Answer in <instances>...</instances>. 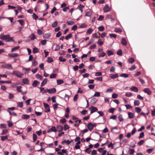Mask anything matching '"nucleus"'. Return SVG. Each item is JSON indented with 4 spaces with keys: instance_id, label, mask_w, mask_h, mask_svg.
I'll list each match as a JSON object with an SVG mask.
<instances>
[{
    "instance_id": "obj_21",
    "label": "nucleus",
    "mask_w": 155,
    "mask_h": 155,
    "mask_svg": "<svg viewBox=\"0 0 155 155\" xmlns=\"http://www.w3.org/2000/svg\"><path fill=\"white\" fill-rule=\"evenodd\" d=\"M135 110L136 112L139 113L141 111V109L139 107H136Z\"/></svg>"
},
{
    "instance_id": "obj_47",
    "label": "nucleus",
    "mask_w": 155,
    "mask_h": 155,
    "mask_svg": "<svg viewBox=\"0 0 155 155\" xmlns=\"http://www.w3.org/2000/svg\"><path fill=\"white\" fill-rule=\"evenodd\" d=\"M87 25L85 24H81L79 27V28H84L87 27Z\"/></svg>"
},
{
    "instance_id": "obj_16",
    "label": "nucleus",
    "mask_w": 155,
    "mask_h": 155,
    "mask_svg": "<svg viewBox=\"0 0 155 155\" xmlns=\"http://www.w3.org/2000/svg\"><path fill=\"white\" fill-rule=\"evenodd\" d=\"M135 61L134 59L132 58H130L128 59L127 61L128 62L132 64Z\"/></svg>"
},
{
    "instance_id": "obj_5",
    "label": "nucleus",
    "mask_w": 155,
    "mask_h": 155,
    "mask_svg": "<svg viewBox=\"0 0 155 155\" xmlns=\"http://www.w3.org/2000/svg\"><path fill=\"white\" fill-rule=\"evenodd\" d=\"M43 104L46 109L45 111L46 112H50V109L49 105H48V104L45 103H44Z\"/></svg>"
},
{
    "instance_id": "obj_17",
    "label": "nucleus",
    "mask_w": 155,
    "mask_h": 155,
    "mask_svg": "<svg viewBox=\"0 0 155 155\" xmlns=\"http://www.w3.org/2000/svg\"><path fill=\"white\" fill-rule=\"evenodd\" d=\"M121 43V44L124 45H126L127 44V41L124 38H123L122 39Z\"/></svg>"
},
{
    "instance_id": "obj_9",
    "label": "nucleus",
    "mask_w": 155,
    "mask_h": 155,
    "mask_svg": "<svg viewBox=\"0 0 155 155\" xmlns=\"http://www.w3.org/2000/svg\"><path fill=\"white\" fill-rule=\"evenodd\" d=\"M56 92V89L54 88H52L51 89H48V93L49 94H54Z\"/></svg>"
},
{
    "instance_id": "obj_8",
    "label": "nucleus",
    "mask_w": 155,
    "mask_h": 155,
    "mask_svg": "<svg viewBox=\"0 0 155 155\" xmlns=\"http://www.w3.org/2000/svg\"><path fill=\"white\" fill-rule=\"evenodd\" d=\"M90 110H91V113L92 114L94 112L97 110V109L96 107H92L89 108Z\"/></svg>"
},
{
    "instance_id": "obj_28",
    "label": "nucleus",
    "mask_w": 155,
    "mask_h": 155,
    "mask_svg": "<svg viewBox=\"0 0 155 155\" xmlns=\"http://www.w3.org/2000/svg\"><path fill=\"white\" fill-rule=\"evenodd\" d=\"M20 48V46H16L14 48H13L12 49L11 52H13L15 51L16 50L19 49Z\"/></svg>"
},
{
    "instance_id": "obj_35",
    "label": "nucleus",
    "mask_w": 155,
    "mask_h": 155,
    "mask_svg": "<svg viewBox=\"0 0 155 155\" xmlns=\"http://www.w3.org/2000/svg\"><path fill=\"white\" fill-rule=\"evenodd\" d=\"M22 87L21 86H18L16 87L17 91L18 92H21Z\"/></svg>"
},
{
    "instance_id": "obj_1",
    "label": "nucleus",
    "mask_w": 155,
    "mask_h": 155,
    "mask_svg": "<svg viewBox=\"0 0 155 155\" xmlns=\"http://www.w3.org/2000/svg\"><path fill=\"white\" fill-rule=\"evenodd\" d=\"M12 74L19 78H21L22 76L23 75L22 73L18 71H14Z\"/></svg>"
},
{
    "instance_id": "obj_42",
    "label": "nucleus",
    "mask_w": 155,
    "mask_h": 155,
    "mask_svg": "<svg viewBox=\"0 0 155 155\" xmlns=\"http://www.w3.org/2000/svg\"><path fill=\"white\" fill-rule=\"evenodd\" d=\"M93 31V30L92 28H91L88 29L87 31V33L88 34H91Z\"/></svg>"
},
{
    "instance_id": "obj_19",
    "label": "nucleus",
    "mask_w": 155,
    "mask_h": 155,
    "mask_svg": "<svg viewBox=\"0 0 155 155\" xmlns=\"http://www.w3.org/2000/svg\"><path fill=\"white\" fill-rule=\"evenodd\" d=\"M115 130H118V128H117V127H114L112 129V130H111V131L113 133H114V134H117V133H118V132L117 131H115Z\"/></svg>"
},
{
    "instance_id": "obj_49",
    "label": "nucleus",
    "mask_w": 155,
    "mask_h": 155,
    "mask_svg": "<svg viewBox=\"0 0 155 155\" xmlns=\"http://www.w3.org/2000/svg\"><path fill=\"white\" fill-rule=\"evenodd\" d=\"M100 95V93L99 92H95L94 94V97H99Z\"/></svg>"
},
{
    "instance_id": "obj_45",
    "label": "nucleus",
    "mask_w": 155,
    "mask_h": 155,
    "mask_svg": "<svg viewBox=\"0 0 155 155\" xmlns=\"http://www.w3.org/2000/svg\"><path fill=\"white\" fill-rule=\"evenodd\" d=\"M72 35L71 34H68L67 36H66L65 38V39L66 40H68L72 37Z\"/></svg>"
},
{
    "instance_id": "obj_13",
    "label": "nucleus",
    "mask_w": 155,
    "mask_h": 155,
    "mask_svg": "<svg viewBox=\"0 0 155 155\" xmlns=\"http://www.w3.org/2000/svg\"><path fill=\"white\" fill-rule=\"evenodd\" d=\"M8 55L11 57H14L18 56V54L17 53H14L13 54H9Z\"/></svg>"
},
{
    "instance_id": "obj_23",
    "label": "nucleus",
    "mask_w": 155,
    "mask_h": 155,
    "mask_svg": "<svg viewBox=\"0 0 155 155\" xmlns=\"http://www.w3.org/2000/svg\"><path fill=\"white\" fill-rule=\"evenodd\" d=\"M50 36L51 34L50 33H46L44 35V37L45 38L48 39L50 37Z\"/></svg>"
},
{
    "instance_id": "obj_10",
    "label": "nucleus",
    "mask_w": 155,
    "mask_h": 155,
    "mask_svg": "<svg viewBox=\"0 0 155 155\" xmlns=\"http://www.w3.org/2000/svg\"><path fill=\"white\" fill-rule=\"evenodd\" d=\"M110 77L112 79H115L117 78L118 77L117 74H111L110 75Z\"/></svg>"
},
{
    "instance_id": "obj_34",
    "label": "nucleus",
    "mask_w": 155,
    "mask_h": 155,
    "mask_svg": "<svg viewBox=\"0 0 155 155\" xmlns=\"http://www.w3.org/2000/svg\"><path fill=\"white\" fill-rule=\"evenodd\" d=\"M140 102L138 101L135 100L134 102V104L135 106H138L140 105Z\"/></svg>"
},
{
    "instance_id": "obj_63",
    "label": "nucleus",
    "mask_w": 155,
    "mask_h": 155,
    "mask_svg": "<svg viewBox=\"0 0 155 155\" xmlns=\"http://www.w3.org/2000/svg\"><path fill=\"white\" fill-rule=\"evenodd\" d=\"M47 42V41L46 40H43L41 41V45H46Z\"/></svg>"
},
{
    "instance_id": "obj_24",
    "label": "nucleus",
    "mask_w": 155,
    "mask_h": 155,
    "mask_svg": "<svg viewBox=\"0 0 155 155\" xmlns=\"http://www.w3.org/2000/svg\"><path fill=\"white\" fill-rule=\"evenodd\" d=\"M120 76L124 78H127L129 76V75L127 74L123 73L120 75Z\"/></svg>"
},
{
    "instance_id": "obj_20",
    "label": "nucleus",
    "mask_w": 155,
    "mask_h": 155,
    "mask_svg": "<svg viewBox=\"0 0 155 155\" xmlns=\"http://www.w3.org/2000/svg\"><path fill=\"white\" fill-rule=\"evenodd\" d=\"M47 81V78H45L42 82L41 84V86H43L46 83Z\"/></svg>"
},
{
    "instance_id": "obj_62",
    "label": "nucleus",
    "mask_w": 155,
    "mask_h": 155,
    "mask_svg": "<svg viewBox=\"0 0 155 155\" xmlns=\"http://www.w3.org/2000/svg\"><path fill=\"white\" fill-rule=\"evenodd\" d=\"M87 112V110H83L81 112V114L82 115L85 114Z\"/></svg>"
},
{
    "instance_id": "obj_31",
    "label": "nucleus",
    "mask_w": 155,
    "mask_h": 155,
    "mask_svg": "<svg viewBox=\"0 0 155 155\" xmlns=\"http://www.w3.org/2000/svg\"><path fill=\"white\" fill-rule=\"evenodd\" d=\"M8 138V136L7 135H6L4 136L1 137V140L2 141H4L5 140H7Z\"/></svg>"
},
{
    "instance_id": "obj_25",
    "label": "nucleus",
    "mask_w": 155,
    "mask_h": 155,
    "mask_svg": "<svg viewBox=\"0 0 155 155\" xmlns=\"http://www.w3.org/2000/svg\"><path fill=\"white\" fill-rule=\"evenodd\" d=\"M17 104L18 106L21 108H22L23 105V103L22 102H18L17 103Z\"/></svg>"
},
{
    "instance_id": "obj_22",
    "label": "nucleus",
    "mask_w": 155,
    "mask_h": 155,
    "mask_svg": "<svg viewBox=\"0 0 155 155\" xmlns=\"http://www.w3.org/2000/svg\"><path fill=\"white\" fill-rule=\"evenodd\" d=\"M17 21L22 26H23L25 24L24 21L23 20L20 19L18 20Z\"/></svg>"
},
{
    "instance_id": "obj_55",
    "label": "nucleus",
    "mask_w": 155,
    "mask_h": 155,
    "mask_svg": "<svg viewBox=\"0 0 155 155\" xmlns=\"http://www.w3.org/2000/svg\"><path fill=\"white\" fill-rule=\"evenodd\" d=\"M69 129V127L67 124H65L64 126V130H66Z\"/></svg>"
},
{
    "instance_id": "obj_27",
    "label": "nucleus",
    "mask_w": 155,
    "mask_h": 155,
    "mask_svg": "<svg viewBox=\"0 0 155 155\" xmlns=\"http://www.w3.org/2000/svg\"><path fill=\"white\" fill-rule=\"evenodd\" d=\"M92 15V12L90 11H87L86 12L85 15L87 17H90Z\"/></svg>"
},
{
    "instance_id": "obj_57",
    "label": "nucleus",
    "mask_w": 155,
    "mask_h": 155,
    "mask_svg": "<svg viewBox=\"0 0 155 155\" xmlns=\"http://www.w3.org/2000/svg\"><path fill=\"white\" fill-rule=\"evenodd\" d=\"M7 123H8V126L9 127H12L13 124L11 121H7Z\"/></svg>"
},
{
    "instance_id": "obj_14",
    "label": "nucleus",
    "mask_w": 155,
    "mask_h": 155,
    "mask_svg": "<svg viewBox=\"0 0 155 155\" xmlns=\"http://www.w3.org/2000/svg\"><path fill=\"white\" fill-rule=\"evenodd\" d=\"M21 118L24 119H28L30 118L29 115L23 114L21 116Z\"/></svg>"
},
{
    "instance_id": "obj_26",
    "label": "nucleus",
    "mask_w": 155,
    "mask_h": 155,
    "mask_svg": "<svg viewBox=\"0 0 155 155\" xmlns=\"http://www.w3.org/2000/svg\"><path fill=\"white\" fill-rule=\"evenodd\" d=\"M67 153H68V152L66 151V150L63 149L62 150V152H59V154L63 155V154H62L63 153H66L67 154H68Z\"/></svg>"
},
{
    "instance_id": "obj_11",
    "label": "nucleus",
    "mask_w": 155,
    "mask_h": 155,
    "mask_svg": "<svg viewBox=\"0 0 155 155\" xmlns=\"http://www.w3.org/2000/svg\"><path fill=\"white\" fill-rule=\"evenodd\" d=\"M143 91L148 94H150L151 93V91L148 88H146L143 89Z\"/></svg>"
},
{
    "instance_id": "obj_54",
    "label": "nucleus",
    "mask_w": 155,
    "mask_h": 155,
    "mask_svg": "<svg viewBox=\"0 0 155 155\" xmlns=\"http://www.w3.org/2000/svg\"><path fill=\"white\" fill-rule=\"evenodd\" d=\"M33 140L34 141H35L37 139V136L35 134H33Z\"/></svg>"
},
{
    "instance_id": "obj_40",
    "label": "nucleus",
    "mask_w": 155,
    "mask_h": 155,
    "mask_svg": "<svg viewBox=\"0 0 155 155\" xmlns=\"http://www.w3.org/2000/svg\"><path fill=\"white\" fill-rule=\"evenodd\" d=\"M58 24V22L56 21H55L52 24V26L53 27L55 28L57 25Z\"/></svg>"
},
{
    "instance_id": "obj_51",
    "label": "nucleus",
    "mask_w": 155,
    "mask_h": 155,
    "mask_svg": "<svg viewBox=\"0 0 155 155\" xmlns=\"http://www.w3.org/2000/svg\"><path fill=\"white\" fill-rule=\"evenodd\" d=\"M118 97V94L116 93H114L112 95V97L113 98H116Z\"/></svg>"
},
{
    "instance_id": "obj_38",
    "label": "nucleus",
    "mask_w": 155,
    "mask_h": 155,
    "mask_svg": "<svg viewBox=\"0 0 155 155\" xmlns=\"http://www.w3.org/2000/svg\"><path fill=\"white\" fill-rule=\"evenodd\" d=\"M106 54L104 52H102L101 53L99 54L98 56L99 58L104 57Z\"/></svg>"
},
{
    "instance_id": "obj_60",
    "label": "nucleus",
    "mask_w": 155,
    "mask_h": 155,
    "mask_svg": "<svg viewBox=\"0 0 155 155\" xmlns=\"http://www.w3.org/2000/svg\"><path fill=\"white\" fill-rule=\"evenodd\" d=\"M60 122L63 124H64L66 123V120L65 118H63L60 120Z\"/></svg>"
},
{
    "instance_id": "obj_56",
    "label": "nucleus",
    "mask_w": 155,
    "mask_h": 155,
    "mask_svg": "<svg viewBox=\"0 0 155 155\" xmlns=\"http://www.w3.org/2000/svg\"><path fill=\"white\" fill-rule=\"evenodd\" d=\"M33 52L34 53H36L38 52V50L37 48H34L33 49Z\"/></svg>"
},
{
    "instance_id": "obj_61",
    "label": "nucleus",
    "mask_w": 155,
    "mask_h": 155,
    "mask_svg": "<svg viewBox=\"0 0 155 155\" xmlns=\"http://www.w3.org/2000/svg\"><path fill=\"white\" fill-rule=\"evenodd\" d=\"M115 71V67L114 66L111 67L110 69V71L112 72H114Z\"/></svg>"
},
{
    "instance_id": "obj_43",
    "label": "nucleus",
    "mask_w": 155,
    "mask_h": 155,
    "mask_svg": "<svg viewBox=\"0 0 155 155\" xmlns=\"http://www.w3.org/2000/svg\"><path fill=\"white\" fill-rule=\"evenodd\" d=\"M102 73L101 72H97L95 73V75L96 76H101L102 75Z\"/></svg>"
},
{
    "instance_id": "obj_7",
    "label": "nucleus",
    "mask_w": 155,
    "mask_h": 155,
    "mask_svg": "<svg viewBox=\"0 0 155 155\" xmlns=\"http://www.w3.org/2000/svg\"><path fill=\"white\" fill-rule=\"evenodd\" d=\"M130 90L135 92H137L138 91V88L135 86H133L130 88Z\"/></svg>"
},
{
    "instance_id": "obj_64",
    "label": "nucleus",
    "mask_w": 155,
    "mask_h": 155,
    "mask_svg": "<svg viewBox=\"0 0 155 155\" xmlns=\"http://www.w3.org/2000/svg\"><path fill=\"white\" fill-rule=\"evenodd\" d=\"M117 53L118 55H119L120 56L122 55V50L120 49V50H119V51H118L117 52Z\"/></svg>"
},
{
    "instance_id": "obj_18",
    "label": "nucleus",
    "mask_w": 155,
    "mask_h": 155,
    "mask_svg": "<svg viewBox=\"0 0 155 155\" xmlns=\"http://www.w3.org/2000/svg\"><path fill=\"white\" fill-rule=\"evenodd\" d=\"M128 114L129 118L131 119L134 117V115L133 113L130 112H129L128 113Z\"/></svg>"
},
{
    "instance_id": "obj_3",
    "label": "nucleus",
    "mask_w": 155,
    "mask_h": 155,
    "mask_svg": "<svg viewBox=\"0 0 155 155\" xmlns=\"http://www.w3.org/2000/svg\"><path fill=\"white\" fill-rule=\"evenodd\" d=\"M96 125L95 123L93 124L91 123H89L87 125V128L89 130L91 131L93 130L94 127H96Z\"/></svg>"
},
{
    "instance_id": "obj_52",
    "label": "nucleus",
    "mask_w": 155,
    "mask_h": 155,
    "mask_svg": "<svg viewBox=\"0 0 155 155\" xmlns=\"http://www.w3.org/2000/svg\"><path fill=\"white\" fill-rule=\"evenodd\" d=\"M136 67L134 65H133L131 67V68H129V70L130 71H132L136 69Z\"/></svg>"
},
{
    "instance_id": "obj_30",
    "label": "nucleus",
    "mask_w": 155,
    "mask_h": 155,
    "mask_svg": "<svg viewBox=\"0 0 155 155\" xmlns=\"http://www.w3.org/2000/svg\"><path fill=\"white\" fill-rule=\"evenodd\" d=\"M98 30L99 31H103L104 30V27L103 26H101L100 27H99L98 28Z\"/></svg>"
},
{
    "instance_id": "obj_2",
    "label": "nucleus",
    "mask_w": 155,
    "mask_h": 155,
    "mask_svg": "<svg viewBox=\"0 0 155 155\" xmlns=\"http://www.w3.org/2000/svg\"><path fill=\"white\" fill-rule=\"evenodd\" d=\"M3 40H5L7 41H13L12 38L10 37L9 35H5Z\"/></svg>"
},
{
    "instance_id": "obj_4",
    "label": "nucleus",
    "mask_w": 155,
    "mask_h": 155,
    "mask_svg": "<svg viewBox=\"0 0 155 155\" xmlns=\"http://www.w3.org/2000/svg\"><path fill=\"white\" fill-rule=\"evenodd\" d=\"M2 67L8 69H12V65L9 64H6L2 65Z\"/></svg>"
},
{
    "instance_id": "obj_53",
    "label": "nucleus",
    "mask_w": 155,
    "mask_h": 155,
    "mask_svg": "<svg viewBox=\"0 0 155 155\" xmlns=\"http://www.w3.org/2000/svg\"><path fill=\"white\" fill-rule=\"evenodd\" d=\"M97 46L96 45L94 44L93 45H91V46H90L89 48L91 49H95L96 47Z\"/></svg>"
},
{
    "instance_id": "obj_48",
    "label": "nucleus",
    "mask_w": 155,
    "mask_h": 155,
    "mask_svg": "<svg viewBox=\"0 0 155 155\" xmlns=\"http://www.w3.org/2000/svg\"><path fill=\"white\" fill-rule=\"evenodd\" d=\"M118 118L120 122H121L123 120V116H122V115L121 114L120 115L118 116Z\"/></svg>"
},
{
    "instance_id": "obj_6",
    "label": "nucleus",
    "mask_w": 155,
    "mask_h": 155,
    "mask_svg": "<svg viewBox=\"0 0 155 155\" xmlns=\"http://www.w3.org/2000/svg\"><path fill=\"white\" fill-rule=\"evenodd\" d=\"M110 8L108 5L107 4L104 8V11L105 12H108L110 11Z\"/></svg>"
},
{
    "instance_id": "obj_41",
    "label": "nucleus",
    "mask_w": 155,
    "mask_h": 155,
    "mask_svg": "<svg viewBox=\"0 0 155 155\" xmlns=\"http://www.w3.org/2000/svg\"><path fill=\"white\" fill-rule=\"evenodd\" d=\"M23 70L25 71V73H28L29 71H30L31 70V69L30 68H23Z\"/></svg>"
},
{
    "instance_id": "obj_12",
    "label": "nucleus",
    "mask_w": 155,
    "mask_h": 155,
    "mask_svg": "<svg viewBox=\"0 0 155 155\" xmlns=\"http://www.w3.org/2000/svg\"><path fill=\"white\" fill-rule=\"evenodd\" d=\"M69 94H70V95H68L67 94H65L64 96V98L66 101L68 100L69 97L71 94V92L69 91H68Z\"/></svg>"
},
{
    "instance_id": "obj_29",
    "label": "nucleus",
    "mask_w": 155,
    "mask_h": 155,
    "mask_svg": "<svg viewBox=\"0 0 155 155\" xmlns=\"http://www.w3.org/2000/svg\"><path fill=\"white\" fill-rule=\"evenodd\" d=\"M97 101V100L96 98H93L91 100V102L92 104H95Z\"/></svg>"
},
{
    "instance_id": "obj_50",
    "label": "nucleus",
    "mask_w": 155,
    "mask_h": 155,
    "mask_svg": "<svg viewBox=\"0 0 155 155\" xmlns=\"http://www.w3.org/2000/svg\"><path fill=\"white\" fill-rule=\"evenodd\" d=\"M6 127V125L4 124H2L0 125V128L1 129H3L5 128Z\"/></svg>"
},
{
    "instance_id": "obj_39",
    "label": "nucleus",
    "mask_w": 155,
    "mask_h": 155,
    "mask_svg": "<svg viewBox=\"0 0 155 155\" xmlns=\"http://www.w3.org/2000/svg\"><path fill=\"white\" fill-rule=\"evenodd\" d=\"M67 24L69 25H72L74 24V22L72 21H67Z\"/></svg>"
},
{
    "instance_id": "obj_15",
    "label": "nucleus",
    "mask_w": 155,
    "mask_h": 155,
    "mask_svg": "<svg viewBox=\"0 0 155 155\" xmlns=\"http://www.w3.org/2000/svg\"><path fill=\"white\" fill-rule=\"evenodd\" d=\"M39 84V82L36 80H35L33 82V84H32V85L34 87H36L37 85Z\"/></svg>"
},
{
    "instance_id": "obj_36",
    "label": "nucleus",
    "mask_w": 155,
    "mask_h": 155,
    "mask_svg": "<svg viewBox=\"0 0 155 155\" xmlns=\"http://www.w3.org/2000/svg\"><path fill=\"white\" fill-rule=\"evenodd\" d=\"M107 53L108 56L113 55L114 54V52L110 50H108L107 51Z\"/></svg>"
},
{
    "instance_id": "obj_44",
    "label": "nucleus",
    "mask_w": 155,
    "mask_h": 155,
    "mask_svg": "<svg viewBox=\"0 0 155 155\" xmlns=\"http://www.w3.org/2000/svg\"><path fill=\"white\" fill-rule=\"evenodd\" d=\"M97 44L99 46H101L103 44V42L100 39L98 40Z\"/></svg>"
},
{
    "instance_id": "obj_58",
    "label": "nucleus",
    "mask_w": 155,
    "mask_h": 155,
    "mask_svg": "<svg viewBox=\"0 0 155 155\" xmlns=\"http://www.w3.org/2000/svg\"><path fill=\"white\" fill-rule=\"evenodd\" d=\"M115 31L116 32H121L122 31L121 29L119 28H115Z\"/></svg>"
},
{
    "instance_id": "obj_33",
    "label": "nucleus",
    "mask_w": 155,
    "mask_h": 155,
    "mask_svg": "<svg viewBox=\"0 0 155 155\" xmlns=\"http://www.w3.org/2000/svg\"><path fill=\"white\" fill-rule=\"evenodd\" d=\"M0 83H1V84H3L5 83H7V84H10L11 83V81H0Z\"/></svg>"
},
{
    "instance_id": "obj_37",
    "label": "nucleus",
    "mask_w": 155,
    "mask_h": 155,
    "mask_svg": "<svg viewBox=\"0 0 155 155\" xmlns=\"http://www.w3.org/2000/svg\"><path fill=\"white\" fill-rule=\"evenodd\" d=\"M23 82L24 84H27L28 83V79L25 78L23 79Z\"/></svg>"
},
{
    "instance_id": "obj_46",
    "label": "nucleus",
    "mask_w": 155,
    "mask_h": 155,
    "mask_svg": "<svg viewBox=\"0 0 155 155\" xmlns=\"http://www.w3.org/2000/svg\"><path fill=\"white\" fill-rule=\"evenodd\" d=\"M133 95L130 92H127L125 94V96L128 97H130Z\"/></svg>"
},
{
    "instance_id": "obj_59",
    "label": "nucleus",
    "mask_w": 155,
    "mask_h": 155,
    "mask_svg": "<svg viewBox=\"0 0 155 155\" xmlns=\"http://www.w3.org/2000/svg\"><path fill=\"white\" fill-rule=\"evenodd\" d=\"M78 94H75L73 100L74 101H75L78 99Z\"/></svg>"
},
{
    "instance_id": "obj_32",
    "label": "nucleus",
    "mask_w": 155,
    "mask_h": 155,
    "mask_svg": "<svg viewBox=\"0 0 155 155\" xmlns=\"http://www.w3.org/2000/svg\"><path fill=\"white\" fill-rule=\"evenodd\" d=\"M36 77L37 79H39L41 80L42 79V76L41 75L38 74H36Z\"/></svg>"
}]
</instances>
